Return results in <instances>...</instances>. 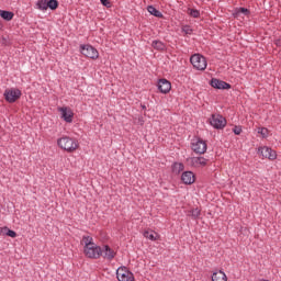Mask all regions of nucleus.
<instances>
[{"instance_id": "4468645a", "label": "nucleus", "mask_w": 281, "mask_h": 281, "mask_svg": "<svg viewBox=\"0 0 281 281\" xmlns=\"http://www.w3.org/2000/svg\"><path fill=\"white\" fill-rule=\"evenodd\" d=\"M181 181H182V183H184V186H192V183H194V181H196L194 172H192V171L182 172Z\"/></svg>"}, {"instance_id": "6ab92c4d", "label": "nucleus", "mask_w": 281, "mask_h": 281, "mask_svg": "<svg viewBox=\"0 0 281 281\" xmlns=\"http://www.w3.org/2000/svg\"><path fill=\"white\" fill-rule=\"evenodd\" d=\"M143 236L145 238H147L148 240H159V234H157V233H155L153 231H150V232L145 231Z\"/></svg>"}, {"instance_id": "f3484780", "label": "nucleus", "mask_w": 281, "mask_h": 281, "mask_svg": "<svg viewBox=\"0 0 281 281\" xmlns=\"http://www.w3.org/2000/svg\"><path fill=\"white\" fill-rule=\"evenodd\" d=\"M147 12H149V14H151L153 16H157L158 19L164 18V14L159 10H157V8H155L154 5H148Z\"/></svg>"}, {"instance_id": "393cba45", "label": "nucleus", "mask_w": 281, "mask_h": 281, "mask_svg": "<svg viewBox=\"0 0 281 281\" xmlns=\"http://www.w3.org/2000/svg\"><path fill=\"white\" fill-rule=\"evenodd\" d=\"M235 16H239L240 14H249V9H247V8H236L235 9Z\"/></svg>"}, {"instance_id": "ddd939ff", "label": "nucleus", "mask_w": 281, "mask_h": 281, "mask_svg": "<svg viewBox=\"0 0 281 281\" xmlns=\"http://www.w3.org/2000/svg\"><path fill=\"white\" fill-rule=\"evenodd\" d=\"M158 90L160 91V93H170V90L172 89V83H170V81H168L167 79H160L158 81Z\"/></svg>"}, {"instance_id": "4be33fe9", "label": "nucleus", "mask_w": 281, "mask_h": 281, "mask_svg": "<svg viewBox=\"0 0 281 281\" xmlns=\"http://www.w3.org/2000/svg\"><path fill=\"white\" fill-rule=\"evenodd\" d=\"M35 5L37 10L45 12L47 10V0H38Z\"/></svg>"}, {"instance_id": "f257e3e1", "label": "nucleus", "mask_w": 281, "mask_h": 281, "mask_svg": "<svg viewBox=\"0 0 281 281\" xmlns=\"http://www.w3.org/2000/svg\"><path fill=\"white\" fill-rule=\"evenodd\" d=\"M83 254L87 258L92 260H98L100 256H102V248L93 243V237L91 236H83Z\"/></svg>"}, {"instance_id": "1a4fd4ad", "label": "nucleus", "mask_w": 281, "mask_h": 281, "mask_svg": "<svg viewBox=\"0 0 281 281\" xmlns=\"http://www.w3.org/2000/svg\"><path fill=\"white\" fill-rule=\"evenodd\" d=\"M188 164L192 166V168H205L207 166V162L210 161L203 156L200 157H191L187 159Z\"/></svg>"}, {"instance_id": "39448f33", "label": "nucleus", "mask_w": 281, "mask_h": 281, "mask_svg": "<svg viewBox=\"0 0 281 281\" xmlns=\"http://www.w3.org/2000/svg\"><path fill=\"white\" fill-rule=\"evenodd\" d=\"M80 53L82 56H86V58H91V60H98V58H100L98 49L89 44L80 45Z\"/></svg>"}, {"instance_id": "7ed1b4c3", "label": "nucleus", "mask_w": 281, "mask_h": 281, "mask_svg": "<svg viewBox=\"0 0 281 281\" xmlns=\"http://www.w3.org/2000/svg\"><path fill=\"white\" fill-rule=\"evenodd\" d=\"M190 63L198 71H205L207 69V59L201 54H194L190 57Z\"/></svg>"}, {"instance_id": "f03ea898", "label": "nucleus", "mask_w": 281, "mask_h": 281, "mask_svg": "<svg viewBox=\"0 0 281 281\" xmlns=\"http://www.w3.org/2000/svg\"><path fill=\"white\" fill-rule=\"evenodd\" d=\"M57 146L61 148V150H66V153H76L80 144L76 138H71L69 136H61L57 139Z\"/></svg>"}, {"instance_id": "9d476101", "label": "nucleus", "mask_w": 281, "mask_h": 281, "mask_svg": "<svg viewBox=\"0 0 281 281\" xmlns=\"http://www.w3.org/2000/svg\"><path fill=\"white\" fill-rule=\"evenodd\" d=\"M58 111L61 115V120L67 124H71L74 122V111L69 106L58 108Z\"/></svg>"}, {"instance_id": "2f4dec72", "label": "nucleus", "mask_w": 281, "mask_h": 281, "mask_svg": "<svg viewBox=\"0 0 281 281\" xmlns=\"http://www.w3.org/2000/svg\"><path fill=\"white\" fill-rule=\"evenodd\" d=\"M274 44L277 45V47H281V40H276Z\"/></svg>"}, {"instance_id": "dca6fc26", "label": "nucleus", "mask_w": 281, "mask_h": 281, "mask_svg": "<svg viewBox=\"0 0 281 281\" xmlns=\"http://www.w3.org/2000/svg\"><path fill=\"white\" fill-rule=\"evenodd\" d=\"M212 281H227V274H225V271L223 270H217L213 272L211 277Z\"/></svg>"}, {"instance_id": "2eb2a0df", "label": "nucleus", "mask_w": 281, "mask_h": 281, "mask_svg": "<svg viewBox=\"0 0 281 281\" xmlns=\"http://www.w3.org/2000/svg\"><path fill=\"white\" fill-rule=\"evenodd\" d=\"M101 256L104 258V260H113L115 258L116 252L112 248L109 247V245H104L101 248Z\"/></svg>"}, {"instance_id": "a211bd4d", "label": "nucleus", "mask_w": 281, "mask_h": 281, "mask_svg": "<svg viewBox=\"0 0 281 281\" xmlns=\"http://www.w3.org/2000/svg\"><path fill=\"white\" fill-rule=\"evenodd\" d=\"M0 16L4 21H12V19H14V13H12V11L0 10Z\"/></svg>"}, {"instance_id": "20e7f679", "label": "nucleus", "mask_w": 281, "mask_h": 281, "mask_svg": "<svg viewBox=\"0 0 281 281\" xmlns=\"http://www.w3.org/2000/svg\"><path fill=\"white\" fill-rule=\"evenodd\" d=\"M191 150L196 155H205V153H207V142L201 137H194L191 140Z\"/></svg>"}, {"instance_id": "0eeeda50", "label": "nucleus", "mask_w": 281, "mask_h": 281, "mask_svg": "<svg viewBox=\"0 0 281 281\" xmlns=\"http://www.w3.org/2000/svg\"><path fill=\"white\" fill-rule=\"evenodd\" d=\"M116 279L119 281H135V274L128 268L122 266L116 270Z\"/></svg>"}, {"instance_id": "cd10ccee", "label": "nucleus", "mask_w": 281, "mask_h": 281, "mask_svg": "<svg viewBox=\"0 0 281 281\" xmlns=\"http://www.w3.org/2000/svg\"><path fill=\"white\" fill-rule=\"evenodd\" d=\"M190 216L193 217L194 220L199 218V216H201V210L192 209L190 211Z\"/></svg>"}, {"instance_id": "6e6552de", "label": "nucleus", "mask_w": 281, "mask_h": 281, "mask_svg": "<svg viewBox=\"0 0 281 281\" xmlns=\"http://www.w3.org/2000/svg\"><path fill=\"white\" fill-rule=\"evenodd\" d=\"M258 154L261 155L262 159H269L270 161L278 159V153L268 146L259 147Z\"/></svg>"}, {"instance_id": "423d86ee", "label": "nucleus", "mask_w": 281, "mask_h": 281, "mask_svg": "<svg viewBox=\"0 0 281 281\" xmlns=\"http://www.w3.org/2000/svg\"><path fill=\"white\" fill-rule=\"evenodd\" d=\"M210 124L213 128L217 131H223L225 126H227V120L221 114H212L210 119Z\"/></svg>"}, {"instance_id": "f8f14e48", "label": "nucleus", "mask_w": 281, "mask_h": 281, "mask_svg": "<svg viewBox=\"0 0 281 281\" xmlns=\"http://www.w3.org/2000/svg\"><path fill=\"white\" fill-rule=\"evenodd\" d=\"M210 85L213 89H232V85L216 78H212Z\"/></svg>"}, {"instance_id": "a878e982", "label": "nucleus", "mask_w": 281, "mask_h": 281, "mask_svg": "<svg viewBox=\"0 0 281 281\" xmlns=\"http://www.w3.org/2000/svg\"><path fill=\"white\" fill-rule=\"evenodd\" d=\"M49 8V10H56L58 8V1L57 0H49L46 4V10Z\"/></svg>"}, {"instance_id": "7c9ffc66", "label": "nucleus", "mask_w": 281, "mask_h": 281, "mask_svg": "<svg viewBox=\"0 0 281 281\" xmlns=\"http://www.w3.org/2000/svg\"><path fill=\"white\" fill-rule=\"evenodd\" d=\"M102 5H104L105 8H111V1L109 0H100Z\"/></svg>"}, {"instance_id": "aec40b11", "label": "nucleus", "mask_w": 281, "mask_h": 281, "mask_svg": "<svg viewBox=\"0 0 281 281\" xmlns=\"http://www.w3.org/2000/svg\"><path fill=\"white\" fill-rule=\"evenodd\" d=\"M151 46L154 47V49H158L159 52H164V49H166V44L157 40L153 41Z\"/></svg>"}, {"instance_id": "c85d7f7f", "label": "nucleus", "mask_w": 281, "mask_h": 281, "mask_svg": "<svg viewBox=\"0 0 281 281\" xmlns=\"http://www.w3.org/2000/svg\"><path fill=\"white\" fill-rule=\"evenodd\" d=\"M182 32L184 34H192V27H190V25H184L182 26Z\"/></svg>"}, {"instance_id": "bb28decb", "label": "nucleus", "mask_w": 281, "mask_h": 281, "mask_svg": "<svg viewBox=\"0 0 281 281\" xmlns=\"http://www.w3.org/2000/svg\"><path fill=\"white\" fill-rule=\"evenodd\" d=\"M189 14L193 19H199V16H201V12L196 9H189Z\"/></svg>"}, {"instance_id": "412c9836", "label": "nucleus", "mask_w": 281, "mask_h": 281, "mask_svg": "<svg viewBox=\"0 0 281 281\" xmlns=\"http://www.w3.org/2000/svg\"><path fill=\"white\" fill-rule=\"evenodd\" d=\"M1 234H4L5 236H9L10 238H16V232L8 228V226H4L1 228Z\"/></svg>"}, {"instance_id": "b1692460", "label": "nucleus", "mask_w": 281, "mask_h": 281, "mask_svg": "<svg viewBox=\"0 0 281 281\" xmlns=\"http://www.w3.org/2000/svg\"><path fill=\"white\" fill-rule=\"evenodd\" d=\"M257 133L261 135L263 139H267V137H269V130L267 127H258Z\"/></svg>"}, {"instance_id": "5701e85b", "label": "nucleus", "mask_w": 281, "mask_h": 281, "mask_svg": "<svg viewBox=\"0 0 281 281\" xmlns=\"http://www.w3.org/2000/svg\"><path fill=\"white\" fill-rule=\"evenodd\" d=\"M183 168H184V166H183L182 162H175V164L172 165V170H173V172H176L177 175H179V172H183Z\"/></svg>"}, {"instance_id": "473e14b6", "label": "nucleus", "mask_w": 281, "mask_h": 281, "mask_svg": "<svg viewBox=\"0 0 281 281\" xmlns=\"http://www.w3.org/2000/svg\"><path fill=\"white\" fill-rule=\"evenodd\" d=\"M143 109H146V105H143Z\"/></svg>"}, {"instance_id": "c756f323", "label": "nucleus", "mask_w": 281, "mask_h": 281, "mask_svg": "<svg viewBox=\"0 0 281 281\" xmlns=\"http://www.w3.org/2000/svg\"><path fill=\"white\" fill-rule=\"evenodd\" d=\"M233 133H235L236 135H240V133H243V127L235 125V126L233 127Z\"/></svg>"}, {"instance_id": "9b49d317", "label": "nucleus", "mask_w": 281, "mask_h": 281, "mask_svg": "<svg viewBox=\"0 0 281 281\" xmlns=\"http://www.w3.org/2000/svg\"><path fill=\"white\" fill-rule=\"evenodd\" d=\"M4 98L7 100V102H10V104L16 102L19 100V98H21V90L19 89H11V90H7L4 92Z\"/></svg>"}]
</instances>
